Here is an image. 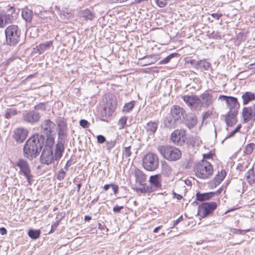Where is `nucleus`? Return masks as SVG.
I'll return each mask as SVG.
<instances>
[{
    "mask_svg": "<svg viewBox=\"0 0 255 255\" xmlns=\"http://www.w3.org/2000/svg\"><path fill=\"white\" fill-rule=\"evenodd\" d=\"M44 140V135L33 134L24 144L23 148L24 156L30 161L36 158L42 149Z\"/></svg>",
    "mask_w": 255,
    "mask_h": 255,
    "instance_id": "nucleus-1",
    "label": "nucleus"
},
{
    "mask_svg": "<svg viewBox=\"0 0 255 255\" xmlns=\"http://www.w3.org/2000/svg\"><path fill=\"white\" fill-rule=\"evenodd\" d=\"M213 171L211 163L205 159L201 160L194 166L195 175L203 179L209 178L212 175Z\"/></svg>",
    "mask_w": 255,
    "mask_h": 255,
    "instance_id": "nucleus-2",
    "label": "nucleus"
},
{
    "mask_svg": "<svg viewBox=\"0 0 255 255\" xmlns=\"http://www.w3.org/2000/svg\"><path fill=\"white\" fill-rule=\"evenodd\" d=\"M6 43L10 46H14L20 39L21 29L16 25L12 24L4 30Z\"/></svg>",
    "mask_w": 255,
    "mask_h": 255,
    "instance_id": "nucleus-3",
    "label": "nucleus"
},
{
    "mask_svg": "<svg viewBox=\"0 0 255 255\" xmlns=\"http://www.w3.org/2000/svg\"><path fill=\"white\" fill-rule=\"evenodd\" d=\"M160 154L169 161H176L181 156V152L177 148L169 145H160L157 148Z\"/></svg>",
    "mask_w": 255,
    "mask_h": 255,
    "instance_id": "nucleus-4",
    "label": "nucleus"
},
{
    "mask_svg": "<svg viewBox=\"0 0 255 255\" xmlns=\"http://www.w3.org/2000/svg\"><path fill=\"white\" fill-rule=\"evenodd\" d=\"M217 98V94L215 92L206 91L198 97L197 107L199 108V111L204 107L208 108L211 106L214 101Z\"/></svg>",
    "mask_w": 255,
    "mask_h": 255,
    "instance_id": "nucleus-5",
    "label": "nucleus"
},
{
    "mask_svg": "<svg viewBox=\"0 0 255 255\" xmlns=\"http://www.w3.org/2000/svg\"><path fill=\"white\" fill-rule=\"evenodd\" d=\"M144 168L147 171H154L159 165V159L157 155L153 153H148L142 159Z\"/></svg>",
    "mask_w": 255,
    "mask_h": 255,
    "instance_id": "nucleus-6",
    "label": "nucleus"
},
{
    "mask_svg": "<svg viewBox=\"0 0 255 255\" xmlns=\"http://www.w3.org/2000/svg\"><path fill=\"white\" fill-rule=\"evenodd\" d=\"M15 166L19 169L18 173L23 175L27 181L30 183L33 176L31 174L30 167L28 161L22 158H20L16 161Z\"/></svg>",
    "mask_w": 255,
    "mask_h": 255,
    "instance_id": "nucleus-7",
    "label": "nucleus"
},
{
    "mask_svg": "<svg viewBox=\"0 0 255 255\" xmlns=\"http://www.w3.org/2000/svg\"><path fill=\"white\" fill-rule=\"evenodd\" d=\"M217 205L214 202L203 203L198 208V214L202 218H205L213 213Z\"/></svg>",
    "mask_w": 255,
    "mask_h": 255,
    "instance_id": "nucleus-8",
    "label": "nucleus"
},
{
    "mask_svg": "<svg viewBox=\"0 0 255 255\" xmlns=\"http://www.w3.org/2000/svg\"><path fill=\"white\" fill-rule=\"evenodd\" d=\"M41 117V115L35 110L25 111L22 115L23 121L31 125L38 123Z\"/></svg>",
    "mask_w": 255,
    "mask_h": 255,
    "instance_id": "nucleus-9",
    "label": "nucleus"
},
{
    "mask_svg": "<svg viewBox=\"0 0 255 255\" xmlns=\"http://www.w3.org/2000/svg\"><path fill=\"white\" fill-rule=\"evenodd\" d=\"M54 159L52 148L45 147L40 156V160L41 163L49 165Z\"/></svg>",
    "mask_w": 255,
    "mask_h": 255,
    "instance_id": "nucleus-10",
    "label": "nucleus"
},
{
    "mask_svg": "<svg viewBox=\"0 0 255 255\" xmlns=\"http://www.w3.org/2000/svg\"><path fill=\"white\" fill-rule=\"evenodd\" d=\"M182 99L187 105L192 110L199 111V108L197 107L198 97L195 95H184Z\"/></svg>",
    "mask_w": 255,
    "mask_h": 255,
    "instance_id": "nucleus-11",
    "label": "nucleus"
},
{
    "mask_svg": "<svg viewBox=\"0 0 255 255\" xmlns=\"http://www.w3.org/2000/svg\"><path fill=\"white\" fill-rule=\"evenodd\" d=\"M28 130L23 128H18L13 131V137L18 143L23 142L27 136Z\"/></svg>",
    "mask_w": 255,
    "mask_h": 255,
    "instance_id": "nucleus-12",
    "label": "nucleus"
},
{
    "mask_svg": "<svg viewBox=\"0 0 255 255\" xmlns=\"http://www.w3.org/2000/svg\"><path fill=\"white\" fill-rule=\"evenodd\" d=\"M158 127V122L149 121L144 126L145 132L149 138H153Z\"/></svg>",
    "mask_w": 255,
    "mask_h": 255,
    "instance_id": "nucleus-13",
    "label": "nucleus"
},
{
    "mask_svg": "<svg viewBox=\"0 0 255 255\" xmlns=\"http://www.w3.org/2000/svg\"><path fill=\"white\" fill-rule=\"evenodd\" d=\"M41 132L45 135H52L55 124L49 119L45 120L41 124Z\"/></svg>",
    "mask_w": 255,
    "mask_h": 255,
    "instance_id": "nucleus-14",
    "label": "nucleus"
},
{
    "mask_svg": "<svg viewBox=\"0 0 255 255\" xmlns=\"http://www.w3.org/2000/svg\"><path fill=\"white\" fill-rule=\"evenodd\" d=\"M185 114V111L183 108L176 105L173 106L171 108L170 113L169 114V115L172 117L173 119H175L178 122L179 120H181L182 117L184 118Z\"/></svg>",
    "mask_w": 255,
    "mask_h": 255,
    "instance_id": "nucleus-15",
    "label": "nucleus"
},
{
    "mask_svg": "<svg viewBox=\"0 0 255 255\" xmlns=\"http://www.w3.org/2000/svg\"><path fill=\"white\" fill-rule=\"evenodd\" d=\"M149 181V186L152 189L155 190L161 188V176L159 174L152 175L150 177Z\"/></svg>",
    "mask_w": 255,
    "mask_h": 255,
    "instance_id": "nucleus-16",
    "label": "nucleus"
},
{
    "mask_svg": "<svg viewBox=\"0 0 255 255\" xmlns=\"http://www.w3.org/2000/svg\"><path fill=\"white\" fill-rule=\"evenodd\" d=\"M238 114V111H229L225 119V122L228 127H232L236 124L237 121L236 116Z\"/></svg>",
    "mask_w": 255,
    "mask_h": 255,
    "instance_id": "nucleus-17",
    "label": "nucleus"
},
{
    "mask_svg": "<svg viewBox=\"0 0 255 255\" xmlns=\"http://www.w3.org/2000/svg\"><path fill=\"white\" fill-rule=\"evenodd\" d=\"M178 123V122L173 119L172 117L169 114L165 117L163 121L164 127L169 129L176 128Z\"/></svg>",
    "mask_w": 255,
    "mask_h": 255,
    "instance_id": "nucleus-18",
    "label": "nucleus"
},
{
    "mask_svg": "<svg viewBox=\"0 0 255 255\" xmlns=\"http://www.w3.org/2000/svg\"><path fill=\"white\" fill-rule=\"evenodd\" d=\"M242 115L245 123L250 121L253 117V110L251 107H245L243 109Z\"/></svg>",
    "mask_w": 255,
    "mask_h": 255,
    "instance_id": "nucleus-19",
    "label": "nucleus"
},
{
    "mask_svg": "<svg viewBox=\"0 0 255 255\" xmlns=\"http://www.w3.org/2000/svg\"><path fill=\"white\" fill-rule=\"evenodd\" d=\"M215 195L214 192H210L208 193H200L197 192L196 194V199L199 201H204L206 200H209L213 198Z\"/></svg>",
    "mask_w": 255,
    "mask_h": 255,
    "instance_id": "nucleus-20",
    "label": "nucleus"
},
{
    "mask_svg": "<svg viewBox=\"0 0 255 255\" xmlns=\"http://www.w3.org/2000/svg\"><path fill=\"white\" fill-rule=\"evenodd\" d=\"M64 143L57 142L55 150L54 157L55 160H58L61 158L62 153L64 151Z\"/></svg>",
    "mask_w": 255,
    "mask_h": 255,
    "instance_id": "nucleus-21",
    "label": "nucleus"
},
{
    "mask_svg": "<svg viewBox=\"0 0 255 255\" xmlns=\"http://www.w3.org/2000/svg\"><path fill=\"white\" fill-rule=\"evenodd\" d=\"M74 15V12L72 10L65 8L59 11V15L60 18L64 21L71 19Z\"/></svg>",
    "mask_w": 255,
    "mask_h": 255,
    "instance_id": "nucleus-22",
    "label": "nucleus"
},
{
    "mask_svg": "<svg viewBox=\"0 0 255 255\" xmlns=\"http://www.w3.org/2000/svg\"><path fill=\"white\" fill-rule=\"evenodd\" d=\"M227 104L230 109L229 111H238L240 107L237 99L233 97H231L230 99L227 100Z\"/></svg>",
    "mask_w": 255,
    "mask_h": 255,
    "instance_id": "nucleus-23",
    "label": "nucleus"
},
{
    "mask_svg": "<svg viewBox=\"0 0 255 255\" xmlns=\"http://www.w3.org/2000/svg\"><path fill=\"white\" fill-rule=\"evenodd\" d=\"M117 105V101L115 100H111L107 103V106L104 108V111L107 114V109H108V115H111L115 111Z\"/></svg>",
    "mask_w": 255,
    "mask_h": 255,
    "instance_id": "nucleus-24",
    "label": "nucleus"
},
{
    "mask_svg": "<svg viewBox=\"0 0 255 255\" xmlns=\"http://www.w3.org/2000/svg\"><path fill=\"white\" fill-rule=\"evenodd\" d=\"M134 175L136 182L139 184H143L146 181V176L141 170L137 169L134 170Z\"/></svg>",
    "mask_w": 255,
    "mask_h": 255,
    "instance_id": "nucleus-25",
    "label": "nucleus"
},
{
    "mask_svg": "<svg viewBox=\"0 0 255 255\" xmlns=\"http://www.w3.org/2000/svg\"><path fill=\"white\" fill-rule=\"evenodd\" d=\"M52 41H47L45 43L39 44L36 46L37 50L39 54H41L52 47Z\"/></svg>",
    "mask_w": 255,
    "mask_h": 255,
    "instance_id": "nucleus-26",
    "label": "nucleus"
},
{
    "mask_svg": "<svg viewBox=\"0 0 255 255\" xmlns=\"http://www.w3.org/2000/svg\"><path fill=\"white\" fill-rule=\"evenodd\" d=\"M242 98L243 105H245L255 100V94L250 92H247L242 95Z\"/></svg>",
    "mask_w": 255,
    "mask_h": 255,
    "instance_id": "nucleus-27",
    "label": "nucleus"
},
{
    "mask_svg": "<svg viewBox=\"0 0 255 255\" xmlns=\"http://www.w3.org/2000/svg\"><path fill=\"white\" fill-rule=\"evenodd\" d=\"M21 15L26 22H30L33 17V12L31 10L25 8L22 10Z\"/></svg>",
    "mask_w": 255,
    "mask_h": 255,
    "instance_id": "nucleus-28",
    "label": "nucleus"
},
{
    "mask_svg": "<svg viewBox=\"0 0 255 255\" xmlns=\"http://www.w3.org/2000/svg\"><path fill=\"white\" fill-rule=\"evenodd\" d=\"M185 135V131L181 130L179 131L178 130H174L171 134V140L175 142H178L180 140L181 137H183Z\"/></svg>",
    "mask_w": 255,
    "mask_h": 255,
    "instance_id": "nucleus-29",
    "label": "nucleus"
},
{
    "mask_svg": "<svg viewBox=\"0 0 255 255\" xmlns=\"http://www.w3.org/2000/svg\"><path fill=\"white\" fill-rule=\"evenodd\" d=\"M141 187L140 188H136L135 191L137 193L145 194L150 193L153 192L149 185L143 183V184H140Z\"/></svg>",
    "mask_w": 255,
    "mask_h": 255,
    "instance_id": "nucleus-30",
    "label": "nucleus"
},
{
    "mask_svg": "<svg viewBox=\"0 0 255 255\" xmlns=\"http://www.w3.org/2000/svg\"><path fill=\"white\" fill-rule=\"evenodd\" d=\"M245 177L248 182L252 184L255 181V175L254 173V170L252 168L250 169L246 173Z\"/></svg>",
    "mask_w": 255,
    "mask_h": 255,
    "instance_id": "nucleus-31",
    "label": "nucleus"
},
{
    "mask_svg": "<svg viewBox=\"0 0 255 255\" xmlns=\"http://www.w3.org/2000/svg\"><path fill=\"white\" fill-rule=\"evenodd\" d=\"M197 118L195 116L189 117L186 121V125L189 128L191 129L193 128L197 124Z\"/></svg>",
    "mask_w": 255,
    "mask_h": 255,
    "instance_id": "nucleus-32",
    "label": "nucleus"
},
{
    "mask_svg": "<svg viewBox=\"0 0 255 255\" xmlns=\"http://www.w3.org/2000/svg\"><path fill=\"white\" fill-rule=\"evenodd\" d=\"M211 64L206 60H199L198 69H199L202 71H206L208 70Z\"/></svg>",
    "mask_w": 255,
    "mask_h": 255,
    "instance_id": "nucleus-33",
    "label": "nucleus"
},
{
    "mask_svg": "<svg viewBox=\"0 0 255 255\" xmlns=\"http://www.w3.org/2000/svg\"><path fill=\"white\" fill-rule=\"evenodd\" d=\"M1 14L2 17L3 21L4 23V26L7 24L11 23L13 22L14 17L11 13H6Z\"/></svg>",
    "mask_w": 255,
    "mask_h": 255,
    "instance_id": "nucleus-34",
    "label": "nucleus"
},
{
    "mask_svg": "<svg viewBox=\"0 0 255 255\" xmlns=\"http://www.w3.org/2000/svg\"><path fill=\"white\" fill-rule=\"evenodd\" d=\"M81 15L86 19L92 20L94 17V14L89 9H85L81 11Z\"/></svg>",
    "mask_w": 255,
    "mask_h": 255,
    "instance_id": "nucleus-35",
    "label": "nucleus"
},
{
    "mask_svg": "<svg viewBox=\"0 0 255 255\" xmlns=\"http://www.w3.org/2000/svg\"><path fill=\"white\" fill-rule=\"evenodd\" d=\"M67 130H58V141L59 142L65 143L67 137Z\"/></svg>",
    "mask_w": 255,
    "mask_h": 255,
    "instance_id": "nucleus-36",
    "label": "nucleus"
},
{
    "mask_svg": "<svg viewBox=\"0 0 255 255\" xmlns=\"http://www.w3.org/2000/svg\"><path fill=\"white\" fill-rule=\"evenodd\" d=\"M58 130H67V124L63 118H59L56 120Z\"/></svg>",
    "mask_w": 255,
    "mask_h": 255,
    "instance_id": "nucleus-37",
    "label": "nucleus"
},
{
    "mask_svg": "<svg viewBox=\"0 0 255 255\" xmlns=\"http://www.w3.org/2000/svg\"><path fill=\"white\" fill-rule=\"evenodd\" d=\"M28 235L31 239H37L40 236V231L39 230L30 229L28 231Z\"/></svg>",
    "mask_w": 255,
    "mask_h": 255,
    "instance_id": "nucleus-38",
    "label": "nucleus"
},
{
    "mask_svg": "<svg viewBox=\"0 0 255 255\" xmlns=\"http://www.w3.org/2000/svg\"><path fill=\"white\" fill-rule=\"evenodd\" d=\"M131 155V148H130L129 146L125 147V148H123L122 149V155L123 158H125L126 159H128L129 160V157Z\"/></svg>",
    "mask_w": 255,
    "mask_h": 255,
    "instance_id": "nucleus-39",
    "label": "nucleus"
},
{
    "mask_svg": "<svg viewBox=\"0 0 255 255\" xmlns=\"http://www.w3.org/2000/svg\"><path fill=\"white\" fill-rule=\"evenodd\" d=\"M226 175V172L225 170H222L221 172H219V173L216 176L214 179L215 181L218 183H220L224 179Z\"/></svg>",
    "mask_w": 255,
    "mask_h": 255,
    "instance_id": "nucleus-40",
    "label": "nucleus"
},
{
    "mask_svg": "<svg viewBox=\"0 0 255 255\" xmlns=\"http://www.w3.org/2000/svg\"><path fill=\"white\" fill-rule=\"evenodd\" d=\"M135 101H132L128 103H126L123 107V111L124 112H129L134 107Z\"/></svg>",
    "mask_w": 255,
    "mask_h": 255,
    "instance_id": "nucleus-41",
    "label": "nucleus"
},
{
    "mask_svg": "<svg viewBox=\"0 0 255 255\" xmlns=\"http://www.w3.org/2000/svg\"><path fill=\"white\" fill-rule=\"evenodd\" d=\"M47 138L46 139V146L45 147L52 148L54 143V139L52 135H46Z\"/></svg>",
    "mask_w": 255,
    "mask_h": 255,
    "instance_id": "nucleus-42",
    "label": "nucleus"
},
{
    "mask_svg": "<svg viewBox=\"0 0 255 255\" xmlns=\"http://www.w3.org/2000/svg\"><path fill=\"white\" fill-rule=\"evenodd\" d=\"M17 113V112L16 110L13 108L8 109L6 110L5 114V118L6 119H10L12 117L15 116Z\"/></svg>",
    "mask_w": 255,
    "mask_h": 255,
    "instance_id": "nucleus-43",
    "label": "nucleus"
},
{
    "mask_svg": "<svg viewBox=\"0 0 255 255\" xmlns=\"http://www.w3.org/2000/svg\"><path fill=\"white\" fill-rule=\"evenodd\" d=\"M248 167V162L247 161H243L239 163L237 166V170L239 171V173L245 171Z\"/></svg>",
    "mask_w": 255,
    "mask_h": 255,
    "instance_id": "nucleus-44",
    "label": "nucleus"
},
{
    "mask_svg": "<svg viewBox=\"0 0 255 255\" xmlns=\"http://www.w3.org/2000/svg\"><path fill=\"white\" fill-rule=\"evenodd\" d=\"M177 55H178L177 53H172V54L169 55L168 56H167L166 57H165L163 60H161L159 62V64H166V63H168L170 61L171 59H172V58H173V57H174L175 56H177Z\"/></svg>",
    "mask_w": 255,
    "mask_h": 255,
    "instance_id": "nucleus-45",
    "label": "nucleus"
},
{
    "mask_svg": "<svg viewBox=\"0 0 255 255\" xmlns=\"http://www.w3.org/2000/svg\"><path fill=\"white\" fill-rule=\"evenodd\" d=\"M255 147V144L254 143H250L249 144H248L245 148V153L247 154H251Z\"/></svg>",
    "mask_w": 255,
    "mask_h": 255,
    "instance_id": "nucleus-46",
    "label": "nucleus"
},
{
    "mask_svg": "<svg viewBox=\"0 0 255 255\" xmlns=\"http://www.w3.org/2000/svg\"><path fill=\"white\" fill-rule=\"evenodd\" d=\"M127 121V118L125 117H122L120 119L118 122V125L119 126L120 129H122L124 128L125 125L126 124Z\"/></svg>",
    "mask_w": 255,
    "mask_h": 255,
    "instance_id": "nucleus-47",
    "label": "nucleus"
},
{
    "mask_svg": "<svg viewBox=\"0 0 255 255\" xmlns=\"http://www.w3.org/2000/svg\"><path fill=\"white\" fill-rule=\"evenodd\" d=\"M116 142V140L107 141L106 145L107 149L110 151L115 146Z\"/></svg>",
    "mask_w": 255,
    "mask_h": 255,
    "instance_id": "nucleus-48",
    "label": "nucleus"
},
{
    "mask_svg": "<svg viewBox=\"0 0 255 255\" xmlns=\"http://www.w3.org/2000/svg\"><path fill=\"white\" fill-rule=\"evenodd\" d=\"M242 127V126L241 125H239L236 128L234 129L232 132H231L230 133V134L229 135H228L227 136H226V138H230V137H232L233 136H234L235 135V134L238 131H239L240 129H241Z\"/></svg>",
    "mask_w": 255,
    "mask_h": 255,
    "instance_id": "nucleus-49",
    "label": "nucleus"
},
{
    "mask_svg": "<svg viewBox=\"0 0 255 255\" xmlns=\"http://www.w3.org/2000/svg\"><path fill=\"white\" fill-rule=\"evenodd\" d=\"M209 37L216 39H221V36L218 31H213L212 33L209 34Z\"/></svg>",
    "mask_w": 255,
    "mask_h": 255,
    "instance_id": "nucleus-50",
    "label": "nucleus"
},
{
    "mask_svg": "<svg viewBox=\"0 0 255 255\" xmlns=\"http://www.w3.org/2000/svg\"><path fill=\"white\" fill-rule=\"evenodd\" d=\"M156 4L160 7H164L167 3V0H154Z\"/></svg>",
    "mask_w": 255,
    "mask_h": 255,
    "instance_id": "nucleus-51",
    "label": "nucleus"
},
{
    "mask_svg": "<svg viewBox=\"0 0 255 255\" xmlns=\"http://www.w3.org/2000/svg\"><path fill=\"white\" fill-rule=\"evenodd\" d=\"M65 174L66 172L64 171L63 169H61L58 173L57 177V179L59 181L62 180L64 178Z\"/></svg>",
    "mask_w": 255,
    "mask_h": 255,
    "instance_id": "nucleus-52",
    "label": "nucleus"
},
{
    "mask_svg": "<svg viewBox=\"0 0 255 255\" xmlns=\"http://www.w3.org/2000/svg\"><path fill=\"white\" fill-rule=\"evenodd\" d=\"M250 231V229L242 230H240V229H234L233 233L235 234L244 235L245 233L249 232Z\"/></svg>",
    "mask_w": 255,
    "mask_h": 255,
    "instance_id": "nucleus-53",
    "label": "nucleus"
},
{
    "mask_svg": "<svg viewBox=\"0 0 255 255\" xmlns=\"http://www.w3.org/2000/svg\"><path fill=\"white\" fill-rule=\"evenodd\" d=\"M188 62L190 63L193 67L198 69L199 60H196L195 59H191Z\"/></svg>",
    "mask_w": 255,
    "mask_h": 255,
    "instance_id": "nucleus-54",
    "label": "nucleus"
},
{
    "mask_svg": "<svg viewBox=\"0 0 255 255\" xmlns=\"http://www.w3.org/2000/svg\"><path fill=\"white\" fill-rule=\"evenodd\" d=\"M90 123L85 120H81L80 121V125L83 128H87L90 126Z\"/></svg>",
    "mask_w": 255,
    "mask_h": 255,
    "instance_id": "nucleus-55",
    "label": "nucleus"
},
{
    "mask_svg": "<svg viewBox=\"0 0 255 255\" xmlns=\"http://www.w3.org/2000/svg\"><path fill=\"white\" fill-rule=\"evenodd\" d=\"M35 111L41 110L42 111L45 110V106L43 103H40V104L35 105L34 106Z\"/></svg>",
    "mask_w": 255,
    "mask_h": 255,
    "instance_id": "nucleus-56",
    "label": "nucleus"
},
{
    "mask_svg": "<svg viewBox=\"0 0 255 255\" xmlns=\"http://www.w3.org/2000/svg\"><path fill=\"white\" fill-rule=\"evenodd\" d=\"M60 220L57 221L53 225H52L51 229V230L49 232V233H52L54 231H55V230L56 229L57 227L59 226V225L60 224Z\"/></svg>",
    "mask_w": 255,
    "mask_h": 255,
    "instance_id": "nucleus-57",
    "label": "nucleus"
},
{
    "mask_svg": "<svg viewBox=\"0 0 255 255\" xmlns=\"http://www.w3.org/2000/svg\"><path fill=\"white\" fill-rule=\"evenodd\" d=\"M111 187H112L113 192L115 195L117 194L119 192V186L118 185L111 183Z\"/></svg>",
    "mask_w": 255,
    "mask_h": 255,
    "instance_id": "nucleus-58",
    "label": "nucleus"
},
{
    "mask_svg": "<svg viewBox=\"0 0 255 255\" xmlns=\"http://www.w3.org/2000/svg\"><path fill=\"white\" fill-rule=\"evenodd\" d=\"M97 141L99 143H103L106 141V138L103 135H98L97 136Z\"/></svg>",
    "mask_w": 255,
    "mask_h": 255,
    "instance_id": "nucleus-59",
    "label": "nucleus"
},
{
    "mask_svg": "<svg viewBox=\"0 0 255 255\" xmlns=\"http://www.w3.org/2000/svg\"><path fill=\"white\" fill-rule=\"evenodd\" d=\"M210 15L214 18L218 20L222 16L223 14L219 13H213L210 14Z\"/></svg>",
    "mask_w": 255,
    "mask_h": 255,
    "instance_id": "nucleus-60",
    "label": "nucleus"
},
{
    "mask_svg": "<svg viewBox=\"0 0 255 255\" xmlns=\"http://www.w3.org/2000/svg\"><path fill=\"white\" fill-rule=\"evenodd\" d=\"M183 220L182 215L180 216L177 220L173 222V226L171 228H172L176 226L180 221Z\"/></svg>",
    "mask_w": 255,
    "mask_h": 255,
    "instance_id": "nucleus-61",
    "label": "nucleus"
},
{
    "mask_svg": "<svg viewBox=\"0 0 255 255\" xmlns=\"http://www.w3.org/2000/svg\"><path fill=\"white\" fill-rule=\"evenodd\" d=\"M124 208L123 206H119L118 205H116L113 208V211L115 213H120L121 212V210Z\"/></svg>",
    "mask_w": 255,
    "mask_h": 255,
    "instance_id": "nucleus-62",
    "label": "nucleus"
},
{
    "mask_svg": "<svg viewBox=\"0 0 255 255\" xmlns=\"http://www.w3.org/2000/svg\"><path fill=\"white\" fill-rule=\"evenodd\" d=\"M231 97V96L221 95L219 97V99L221 100H225L226 101V103H227V100H228V99H230Z\"/></svg>",
    "mask_w": 255,
    "mask_h": 255,
    "instance_id": "nucleus-63",
    "label": "nucleus"
},
{
    "mask_svg": "<svg viewBox=\"0 0 255 255\" xmlns=\"http://www.w3.org/2000/svg\"><path fill=\"white\" fill-rule=\"evenodd\" d=\"M212 153L211 152L208 153L207 154H203V159L206 160L207 159H210L212 158Z\"/></svg>",
    "mask_w": 255,
    "mask_h": 255,
    "instance_id": "nucleus-64",
    "label": "nucleus"
}]
</instances>
